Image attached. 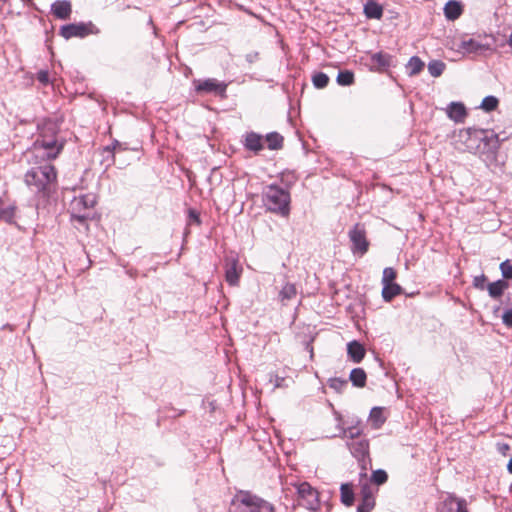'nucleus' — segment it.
Listing matches in <instances>:
<instances>
[{"mask_svg": "<svg viewBox=\"0 0 512 512\" xmlns=\"http://www.w3.org/2000/svg\"><path fill=\"white\" fill-rule=\"evenodd\" d=\"M455 148L473 154H494L499 147L498 135L491 130L461 129L456 134Z\"/></svg>", "mask_w": 512, "mask_h": 512, "instance_id": "f257e3e1", "label": "nucleus"}, {"mask_svg": "<svg viewBox=\"0 0 512 512\" xmlns=\"http://www.w3.org/2000/svg\"><path fill=\"white\" fill-rule=\"evenodd\" d=\"M38 138L34 141V158L54 160L62 152L65 139L58 135L59 125L47 119L37 125Z\"/></svg>", "mask_w": 512, "mask_h": 512, "instance_id": "f03ea898", "label": "nucleus"}, {"mask_svg": "<svg viewBox=\"0 0 512 512\" xmlns=\"http://www.w3.org/2000/svg\"><path fill=\"white\" fill-rule=\"evenodd\" d=\"M230 512H275V508L257 495L240 491L232 499Z\"/></svg>", "mask_w": 512, "mask_h": 512, "instance_id": "7ed1b4c3", "label": "nucleus"}, {"mask_svg": "<svg viewBox=\"0 0 512 512\" xmlns=\"http://www.w3.org/2000/svg\"><path fill=\"white\" fill-rule=\"evenodd\" d=\"M263 203L269 211L281 216L286 217L290 213V194L277 185L272 184L264 188Z\"/></svg>", "mask_w": 512, "mask_h": 512, "instance_id": "20e7f679", "label": "nucleus"}, {"mask_svg": "<svg viewBox=\"0 0 512 512\" xmlns=\"http://www.w3.org/2000/svg\"><path fill=\"white\" fill-rule=\"evenodd\" d=\"M96 203L94 194H85L75 197L71 202V219L81 224H86L90 215L86 210L93 208Z\"/></svg>", "mask_w": 512, "mask_h": 512, "instance_id": "39448f33", "label": "nucleus"}, {"mask_svg": "<svg viewBox=\"0 0 512 512\" xmlns=\"http://www.w3.org/2000/svg\"><path fill=\"white\" fill-rule=\"evenodd\" d=\"M56 180V170L52 164H45L34 169V186L43 196L51 192V184Z\"/></svg>", "mask_w": 512, "mask_h": 512, "instance_id": "423d86ee", "label": "nucleus"}, {"mask_svg": "<svg viewBox=\"0 0 512 512\" xmlns=\"http://www.w3.org/2000/svg\"><path fill=\"white\" fill-rule=\"evenodd\" d=\"M99 30L95 27L92 22L88 23H72L63 25L60 28V35L65 39L73 37L84 38L90 34H97Z\"/></svg>", "mask_w": 512, "mask_h": 512, "instance_id": "0eeeda50", "label": "nucleus"}, {"mask_svg": "<svg viewBox=\"0 0 512 512\" xmlns=\"http://www.w3.org/2000/svg\"><path fill=\"white\" fill-rule=\"evenodd\" d=\"M349 239L352 243L351 250L354 254L364 255L369 248V242L366 237V230L363 225L356 224L349 231Z\"/></svg>", "mask_w": 512, "mask_h": 512, "instance_id": "6e6552de", "label": "nucleus"}, {"mask_svg": "<svg viewBox=\"0 0 512 512\" xmlns=\"http://www.w3.org/2000/svg\"><path fill=\"white\" fill-rule=\"evenodd\" d=\"M300 505L309 510H316L319 507V496L316 489L309 483L302 482L297 486Z\"/></svg>", "mask_w": 512, "mask_h": 512, "instance_id": "1a4fd4ad", "label": "nucleus"}, {"mask_svg": "<svg viewBox=\"0 0 512 512\" xmlns=\"http://www.w3.org/2000/svg\"><path fill=\"white\" fill-rule=\"evenodd\" d=\"M195 90L198 93L214 94L222 98L226 96L227 84L214 78L194 81Z\"/></svg>", "mask_w": 512, "mask_h": 512, "instance_id": "9d476101", "label": "nucleus"}, {"mask_svg": "<svg viewBox=\"0 0 512 512\" xmlns=\"http://www.w3.org/2000/svg\"><path fill=\"white\" fill-rule=\"evenodd\" d=\"M242 273V267L234 256H228L225 259V279L231 286H236Z\"/></svg>", "mask_w": 512, "mask_h": 512, "instance_id": "9b49d317", "label": "nucleus"}, {"mask_svg": "<svg viewBox=\"0 0 512 512\" xmlns=\"http://www.w3.org/2000/svg\"><path fill=\"white\" fill-rule=\"evenodd\" d=\"M362 499L358 505L357 512H371L375 507L374 491L368 485H365L361 489Z\"/></svg>", "mask_w": 512, "mask_h": 512, "instance_id": "f8f14e48", "label": "nucleus"}, {"mask_svg": "<svg viewBox=\"0 0 512 512\" xmlns=\"http://www.w3.org/2000/svg\"><path fill=\"white\" fill-rule=\"evenodd\" d=\"M440 512H468L467 503L463 499L448 496L442 503Z\"/></svg>", "mask_w": 512, "mask_h": 512, "instance_id": "ddd939ff", "label": "nucleus"}, {"mask_svg": "<svg viewBox=\"0 0 512 512\" xmlns=\"http://www.w3.org/2000/svg\"><path fill=\"white\" fill-rule=\"evenodd\" d=\"M347 446L352 455L357 459H364L369 452V443L366 439H358L347 442Z\"/></svg>", "mask_w": 512, "mask_h": 512, "instance_id": "4468645a", "label": "nucleus"}, {"mask_svg": "<svg viewBox=\"0 0 512 512\" xmlns=\"http://www.w3.org/2000/svg\"><path fill=\"white\" fill-rule=\"evenodd\" d=\"M53 15L61 20H67L70 18L72 13L71 3L67 0L56 1L51 7Z\"/></svg>", "mask_w": 512, "mask_h": 512, "instance_id": "2eb2a0df", "label": "nucleus"}, {"mask_svg": "<svg viewBox=\"0 0 512 512\" xmlns=\"http://www.w3.org/2000/svg\"><path fill=\"white\" fill-rule=\"evenodd\" d=\"M463 5L459 1L450 0L444 6V15L447 20L455 21L463 14Z\"/></svg>", "mask_w": 512, "mask_h": 512, "instance_id": "dca6fc26", "label": "nucleus"}, {"mask_svg": "<svg viewBox=\"0 0 512 512\" xmlns=\"http://www.w3.org/2000/svg\"><path fill=\"white\" fill-rule=\"evenodd\" d=\"M448 117L455 122H463L467 112L462 103L452 102L447 108Z\"/></svg>", "mask_w": 512, "mask_h": 512, "instance_id": "f3484780", "label": "nucleus"}, {"mask_svg": "<svg viewBox=\"0 0 512 512\" xmlns=\"http://www.w3.org/2000/svg\"><path fill=\"white\" fill-rule=\"evenodd\" d=\"M244 145L246 149L257 153L263 149V138L255 132H249L245 136Z\"/></svg>", "mask_w": 512, "mask_h": 512, "instance_id": "a211bd4d", "label": "nucleus"}, {"mask_svg": "<svg viewBox=\"0 0 512 512\" xmlns=\"http://www.w3.org/2000/svg\"><path fill=\"white\" fill-rule=\"evenodd\" d=\"M364 14L368 19H381L383 16V7L375 0H368L364 5Z\"/></svg>", "mask_w": 512, "mask_h": 512, "instance_id": "6ab92c4d", "label": "nucleus"}, {"mask_svg": "<svg viewBox=\"0 0 512 512\" xmlns=\"http://www.w3.org/2000/svg\"><path fill=\"white\" fill-rule=\"evenodd\" d=\"M347 353L353 362L359 363L365 356V349L359 342L352 341L347 345Z\"/></svg>", "mask_w": 512, "mask_h": 512, "instance_id": "aec40b11", "label": "nucleus"}, {"mask_svg": "<svg viewBox=\"0 0 512 512\" xmlns=\"http://www.w3.org/2000/svg\"><path fill=\"white\" fill-rule=\"evenodd\" d=\"M382 286V297L386 302H390L394 297L402 293V287L397 283H390Z\"/></svg>", "mask_w": 512, "mask_h": 512, "instance_id": "412c9836", "label": "nucleus"}, {"mask_svg": "<svg viewBox=\"0 0 512 512\" xmlns=\"http://www.w3.org/2000/svg\"><path fill=\"white\" fill-rule=\"evenodd\" d=\"M393 57L384 52H378L371 55V62L378 68H387L391 65Z\"/></svg>", "mask_w": 512, "mask_h": 512, "instance_id": "4be33fe9", "label": "nucleus"}, {"mask_svg": "<svg viewBox=\"0 0 512 512\" xmlns=\"http://www.w3.org/2000/svg\"><path fill=\"white\" fill-rule=\"evenodd\" d=\"M341 502L346 506H352L354 502L353 486L350 483H343L340 487Z\"/></svg>", "mask_w": 512, "mask_h": 512, "instance_id": "5701e85b", "label": "nucleus"}, {"mask_svg": "<svg viewBox=\"0 0 512 512\" xmlns=\"http://www.w3.org/2000/svg\"><path fill=\"white\" fill-rule=\"evenodd\" d=\"M459 48L468 53L478 52L486 49L485 45L472 38L462 40Z\"/></svg>", "mask_w": 512, "mask_h": 512, "instance_id": "b1692460", "label": "nucleus"}, {"mask_svg": "<svg viewBox=\"0 0 512 512\" xmlns=\"http://www.w3.org/2000/svg\"><path fill=\"white\" fill-rule=\"evenodd\" d=\"M350 380L356 387H364L366 384V373L362 368H354L350 372Z\"/></svg>", "mask_w": 512, "mask_h": 512, "instance_id": "393cba45", "label": "nucleus"}, {"mask_svg": "<svg viewBox=\"0 0 512 512\" xmlns=\"http://www.w3.org/2000/svg\"><path fill=\"white\" fill-rule=\"evenodd\" d=\"M508 287V284L503 280H498L495 282H492L488 285L487 289L489 292V295L492 298H499L504 290Z\"/></svg>", "mask_w": 512, "mask_h": 512, "instance_id": "a878e982", "label": "nucleus"}, {"mask_svg": "<svg viewBox=\"0 0 512 512\" xmlns=\"http://www.w3.org/2000/svg\"><path fill=\"white\" fill-rule=\"evenodd\" d=\"M297 294V289L294 284L286 283L279 292V299L282 303L293 299Z\"/></svg>", "mask_w": 512, "mask_h": 512, "instance_id": "bb28decb", "label": "nucleus"}, {"mask_svg": "<svg viewBox=\"0 0 512 512\" xmlns=\"http://www.w3.org/2000/svg\"><path fill=\"white\" fill-rule=\"evenodd\" d=\"M385 417L383 415V409L380 407H374L372 408L370 412V421L372 423V426L375 429H378L382 426V424L385 422Z\"/></svg>", "mask_w": 512, "mask_h": 512, "instance_id": "cd10ccee", "label": "nucleus"}, {"mask_svg": "<svg viewBox=\"0 0 512 512\" xmlns=\"http://www.w3.org/2000/svg\"><path fill=\"white\" fill-rule=\"evenodd\" d=\"M265 140L268 148L272 150L280 149L283 145V137L277 132L267 134Z\"/></svg>", "mask_w": 512, "mask_h": 512, "instance_id": "c85d7f7f", "label": "nucleus"}, {"mask_svg": "<svg viewBox=\"0 0 512 512\" xmlns=\"http://www.w3.org/2000/svg\"><path fill=\"white\" fill-rule=\"evenodd\" d=\"M424 68V62L417 56H413L410 58L407 64V70L409 75H417Z\"/></svg>", "mask_w": 512, "mask_h": 512, "instance_id": "c756f323", "label": "nucleus"}, {"mask_svg": "<svg viewBox=\"0 0 512 512\" xmlns=\"http://www.w3.org/2000/svg\"><path fill=\"white\" fill-rule=\"evenodd\" d=\"M15 211H16L15 205H9L7 207H2L0 209V220L6 222L8 224H13L14 217H15Z\"/></svg>", "mask_w": 512, "mask_h": 512, "instance_id": "7c9ffc66", "label": "nucleus"}, {"mask_svg": "<svg viewBox=\"0 0 512 512\" xmlns=\"http://www.w3.org/2000/svg\"><path fill=\"white\" fill-rule=\"evenodd\" d=\"M339 430V436L351 439L352 441L359 438L360 435L362 434V430L358 426H351L348 427L347 429L339 428Z\"/></svg>", "mask_w": 512, "mask_h": 512, "instance_id": "2f4dec72", "label": "nucleus"}, {"mask_svg": "<svg viewBox=\"0 0 512 512\" xmlns=\"http://www.w3.org/2000/svg\"><path fill=\"white\" fill-rule=\"evenodd\" d=\"M445 63L439 60H433L428 64V71L433 77H439L445 70Z\"/></svg>", "mask_w": 512, "mask_h": 512, "instance_id": "473e14b6", "label": "nucleus"}, {"mask_svg": "<svg viewBox=\"0 0 512 512\" xmlns=\"http://www.w3.org/2000/svg\"><path fill=\"white\" fill-rule=\"evenodd\" d=\"M337 83L341 86H349L354 83V74L349 70L340 71L337 75Z\"/></svg>", "mask_w": 512, "mask_h": 512, "instance_id": "72a5a7b5", "label": "nucleus"}, {"mask_svg": "<svg viewBox=\"0 0 512 512\" xmlns=\"http://www.w3.org/2000/svg\"><path fill=\"white\" fill-rule=\"evenodd\" d=\"M499 101L495 96H486L481 103V108L486 112H491L498 107Z\"/></svg>", "mask_w": 512, "mask_h": 512, "instance_id": "f704fd0d", "label": "nucleus"}, {"mask_svg": "<svg viewBox=\"0 0 512 512\" xmlns=\"http://www.w3.org/2000/svg\"><path fill=\"white\" fill-rule=\"evenodd\" d=\"M397 277V272L392 267H387L383 270L382 276V285H387L390 283H395V279Z\"/></svg>", "mask_w": 512, "mask_h": 512, "instance_id": "c9c22d12", "label": "nucleus"}, {"mask_svg": "<svg viewBox=\"0 0 512 512\" xmlns=\"http://www.w3.org/2000/svg\"><path fill=\"white\" fill-rule=\"evenodd\" d=\"M313 84L316 88H325L329 83V77L322 72H319L313 76Z\"/></svg>", "mask_w": 512, "mask_h": 512, "instance_id": "e433bc0d", "label": "nucleus"}, {"mask_svg": "<svg viewBox=\"0 0 512 512\" xmlns=\"http://www.w3.org/2000/svg\"><path fill=\"white\" fill-rule=\"evenodd\" d=\"M387 479L388 475L384 470L379 469L372 473V481L377 485L384 484Z\"/></svg>", "mask_w": 512, "mask_h": 512, "instance_id": "4c0bfd02", "label": "nucleus"}, {"mask_svg": "<svg viewBox=\"0 0 512 512\" xmlns=\"http://www.w3.org/2000/svg\"><path fill=\"white\" fill-rule=\"evenodd\" d=\"M500 270L502 276L506 279L512 278V263L510 260H506L500 264Z\"/></svg>", "mask_w": 512, "mask_h": 512, "instance_id": "58836bf2", "label": "nucleus"}, {"mask_svg": "<svg viewBox=\"0 0 512 512\" xmlns=\"http://www.w3.org/2000/svg\"><path fill=\"white\" fill-rule=\"evenodd\" d=\"M347 386V381L340 378H332L329 380V387L340 392Z\"/></svg>", "mask_w": 512, "mask_h": 512, "instance_id": "ea45409f", "label": "nucleus"}, {"mask_svg": "<svg viewBox=\"0 0 512 512\" xmlns=\"http://www.w3.org/2000/svg\"><path fill=\"white\" fill-rule=\"evenodd\" d=\"M37 79L42 85H48L50 83L49 72L41 70L37 73Z\"/></svg>", "mask_w": 512, "mask_h": 512, "instance_id": "a19ab883", "label": "nucleus"}, {"mask_svg": "<svg viewBox=\"0 0 512 512\" xmlns=\"http://www.w3.org/2000/svg\"><path fill=\"white\" fill-rule=\"evenodd\" d=\"M485 282H486V277L484 274L480 275V276H476L473 280V285L478 288V289H481L483 290L484 289V285H485Z\"/></svg>", "mask_w": 512, "mask_h": 512, "instance_id": "79ce46f5", "label": "nucleus"}, {"mask_svg": "<svg viewBox=\"0 0 512 512\" xmlns=\"http://www.w3.org/2000/svg\"><path fill=\"white\" fill-rule=\"evenodd\" d=\"M105 149L107 151L112 152L113 154L119 153L120 151L124 150L122 144L118 141H115L111 147L107 146Z\"/></svg>", "mask_w": 512, "mask_h": 512, "instance_id": "37998d69", "label": "nucleus"}, {"mask_svg": "<svg viewBox=\"0 0 512 512\" xmlns=\"http://www.w3.org/2000/svg\"><path fill=\"white\" fill-rule=\"evenodd\" d=\"M503 323L508 326V327H512V309H509L507 311H505V313L503 314Z\"/></svg>", "mask_w": 512, "mask_h": 512, "instance_id": "c03bdc74", "label": "nucleus"}, {"mask_svg": "<svg viewBox=\"0 0 512 512\" xmlns=\"http://www.w3.org/2000/svg\"><path fill=\"white\" fill-rule=\"evenodd\" d=\"M270 381H271V382H274V386H275L276 388H278V387H281V386H282V382L284 381V378H282V377H279V376L275 375V376H272V377H271Z\"/></svg>", "mask_w": 512, "mask_h": 512, "instance_id": "a18cd8bd", "label": "nucleus"}, {"mask_svg": "<svg viewBox=\"0 0 512 512\" xmlns=\"http://www.w3.org/2000/svg\"><path fill=\"white\" fill-rule=\"evenodd\" d=\"M189 218L191 221L196 222L197 224H200L199 215L195 210H189Z\"/></svg>", "mask_w": 512, "mask_h": 512, "instance_id": "49530a36", "label": "nucleus"}, {"mask_svg": "<svg viewBox=\"0 0 512 512\" xmlns=\"http://www.w3.org/2000/svg\"><path fill=\"white\" fill-rule=\"evenodd\" d=\"M25 183L27 186L32 185V168L28 169L25 173Z\"/></svg>", "mask_w": 512, "mask_h": 512, "instance_id": "de8ad7c7", "label": "nucleus"}, {"mask_svg": "<svg viewBox=\"0 0 512 512\" xmlns=\"http://www.w3.org/2000/svg\"><path fill=\"white\" fill-rule=\"evenodd\" d=\"M498 449L503 454H506V452L509 450V445L508 444H499Z\"/></svg>", "mask_w": 512, "mask_h": 512, "instance_id": "09e8293b", "label": "nucleus"}, {"mask_svg": "<svg viewBox=\"0 0 512 512\" xmlns=\"http://www.w3.org/2000/svg\"><path fill=\"white\" fill-rule=\"evenodd\" d=\"M9 330L11 333L13 332L14 330V326L7 323V324H4L2 327H1V331H5V330Z\"/></svg>", "mask_w": 512, "mask_h": 512, "instance_id": "8fccbe9b", "label": "nucleus"}, {"mask_svg": "<svg viewBox=\"0 0 512 512\" xmlns=\"http://www.w3.org/2000/svg\"><path fill=\"white\" fill-rule=\"evenodd\" d=\"M257 57H258V53H256V52L252 53V54H248L247 55V60L249 62H253L255 59H257Z\"/></svg>", "mask_w": 512, "mask_h": 512, "instance_id": "3c124183", "label": "nucleus"}, {"mask_svg": "<svg viewBox=\"0 0 512 512\" xmlns=\"http://www.w3.org/2000/svg\"><path fill=\"white\" fill-rule=\"evenodd\" d=\"M507 468H508V471H509L510 473H512V458L509 460V463H508Z\"/></svg>", "mask_w": 512, "mask_h": 512, "instance_id": "603ef678", "label": "nucleus"}, {"mask_svg": "<svg viewBox=\"0 0 512 512\" xmlns=\"http://www.w3.org/2000/svg\"><path fill=\"white\" fill-rule=\"evenodd\" d=\"M31 323H32V318H30V319L28 320L27 327H29V326L31 325Z\"/></svg>", "mask_w": 512, "mask_h": 512, "instance_id": "864d4df0", "label": "nucleus"}, {"mask_svg": "<svg viewBox=\"0 0 512 512\" xmlns=\"http://www.w3.org/2000/svg\"><path fill=\"white\" fill-rule=\"evenodd\" d=\"M2 204H3V200H2V198L0 197V209L2 208Z\"/></svg>", "mask_w": 512, "mask_h": 512, "instance_id": "5fc2aeb1", "label": "nucleus"}, {"mask_svg": "<svg viewBox=\"0 0 512 512\" xmlns=\"http://www.w3.org/2000/svg\"><path fill=\"white\" fill-rule=\"evenodd\" d=\"M337 420L340 422L341 421V416L340 415H337Z\"/></svg>", "mask_w": 512, "mask_h": 512, "instance_id": "6e6d98bb", "label": "nucleus"}]
</instances>
